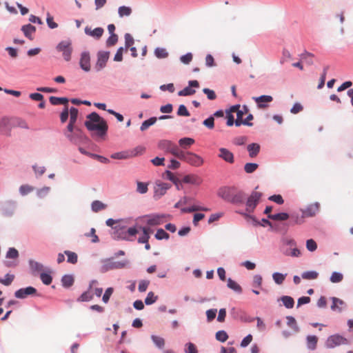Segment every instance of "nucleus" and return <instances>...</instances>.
<instances>
[{
	"label": "nucleus",
	"instance_id": "52",
	"mask_svg": "<svg viewBox=\"0 0 353 353\" xmlns=\"http://www.w3.org/2000/svg\"><path fill=\"white\" fill-rule=\"evenodd\" d=\"M199 210L208 211L209 210L206 208H203V207L198 206V205H193L190 208L182 209V211L183 212H196V211H199Z\"/></svg>",
	"mask_w": 353,
	"mask_h": 353
},
{
	"label": "nucleus",
	"instance_id": "30",
	"mask_svg": "<svg viewBox=\"0 0 353 353\" xmlns=\"http://www.w3.org/2000/svg\"><path fill=\"white\" fill-rule=\"evenodd\" d=\"M157 120V119L156 117H151L149 119L144 121L140 127V130L141 131L146 130L151 125H154L156 123Z\"/></svg>",
	"mask_w": 353,
	"mask_h": 353
},
{
	"label": "nucleus",
	"instance_id": "15",
	"mask_svg": "<svg viewBox=\"0 0 353 353\" xmlns=\"http://www.w3.org/2000/svg\"><path fill=\"white\" fill-rule=\"evenodd\" d=\"M12 125V119L3 117L0 119V133L9 135Z\"/></svg>",
	"mask_w": 353,
	"mask_h": 353
},
{
	"label": "nucleus",
	"instance_id": "58",
	"mask_svg": "<svg viewBox=\"0 0 353 353\" xmlns=\"http://www.w3.org/2000/svg\"><path fill=\"white\" fill-rule=\"evenodd\" d=\"M18 256H19V252L14 248H10L6 254V258H8V259H17L18 258Z\"/></svg>",
	"mask_w": 353,
	"mask_h": 353
},
{
	"label": "nucleus",
	"instance_id": "38",
	"mask_svg": "<svg viewBox=\"0 0 353 353\" xmlns=\"http://www.w3.org/2000/svg\"><path fill=\"white\" fill-rule=\"evenodd\" d=\"M12 125L23 129H29V126L27 122L20 119H12Z\"/></svg>",
	"mask_w": 353,
	"mask_h": 353
},
{
	"label": "nucleus",
	"instance_id": "13",
	"mask_svg": "<svg viewBox=\"0 0 353 353\" xmlns=\"http://www.w3.org/2000/svg\"><path fill=\"white\" fill-rule=\"evenodd\" d=\"M199 83L196 80H192L189 81V86L185 87L182 90L178 92L179 96H189L194 94L196 91L192 88H199Z\"/></svg>",
	"mask_w": 353,
	"mask_h": 353
},
{
	"label": "nucleus",
	"instance_id": "50",
	"mask_svg": "<svg viewBox=\"0 0 353 353\" xmlns=\"http://www.w3.org/2000/svg\"><path fill=\"white\" fill-rule=\"evenodd\" d=\"M155 238L158 240L168 239L169 234L163 229H158L155 234Z\"/></svg>",
	"mask_w": 353,
	"mask_h": 353
},
{
	"label": "nucleus",
	"instance_id": "20",
	"mask_svg": "<svg viewBox=\"0 0 353 353\" xmlns=\"http://www.w3.org/2000/svg\"><path fill=\"white\" fill-rule=\"evenodd\" d=\"M97 283V281H92L90 284V287H89V290H90L92 286L96 284ZM93 298V295L91 293V292L90 290H88L85 292H83L77 299L78 301H90L91 299H92Z\"/></svg>",
	"mask_w": 353,
	"mask_h": 353
},
{
	"label": "nucleus",
	"instance_id": "25",
	"mask_svg": "<svg viewBox=\"0 0 353 353\" xmlns=\"http://www.w3.org/2000/svg\"><path fill=\"white\" fill-rule=\"evenodd\" d=\"M151 339L158 348L163 349L164 347L165 341L163 337L157 335H152Z\"/></svg>",
	"mask_w": 353,
	"mask_h": 353
},
{
	"label": "nucleus",
	"instance_id": "44",
	"mask_svg": "<svg viewBox=\"0 0 353 353\" xmlns=\"http://www.w3.org/2000/svg\"><path fill=\"white\" fill-rule=\"evenodd\" d=\"M14 279V276L13 274H7L4 279L0 277V283L8 286L12 283Z\"/></svg>",
	"mask_w": 353,
	"mask_h": 353
},
{
	"label": "nucleus",
	"instance_id": "14",
	"mask_svg": "<svg viewBox=\"0 0 353 353\" xmlns=\"http://www.w3.org/2000/svg\"><path fill=\"white\" fill-rule=\"evenodd\" d=\"M218 157L228 163H233L234 162V157L232 152L225 148H220L219 149Z\"/></svg>",
	"mask_w": 353,
	"mask_h": 353
},
{
	"label": "nucleus",
	"instance_id": "48",
	"mask_svg": "<svg viewBox=\"0 0 353 353\" xmlns=\"http://www.w3.org/2000/svg\"><path fill=\"white\" fill-rule=\"evenodd\" d=\"M272 278L276 284L281 285L283 283L285 279V275L281 273L275 272L272 274Z\"/></svg>",
	"mask_w": 353,
	"mask_h": 353
},
{
	"label": "nucleus",
	"instance_id": "1",
	"mask_svg": "<svg viewBox=\"0 0 353 353\" xmlns=\"http://www.w3.org/2000/svg\"><path fill=\"white\" fill-rule=\"evenodd\" d=\"M85 126L90 131H97L100 136L105 134L108 130L106 121L94 112L87 116Z\"/></svg>",
	"mask_w": 353,
	"mask_h": 353
},
{
	"label": "nucleus",
	"instance_id": "55",
	"mask_svg": "<svg viewBox=\"0 0 353 353\" xmlns=\"http://www.w3.org/2000/svg\"><path fill=\"white\" fill-rule=\"evenodd\" d=\"M343 274L336 272H333L330 276V281L332 283H339L343 280Z\"/></svg>",
	"mask_w": 353,
	"mask_h": 353
},
{
	"label": "nucleus",
	"instance_id": "28",
	"mask_svg": "<svg viewBox=\"0 0 353 353\" xmlns=\"http://www.w3.org/2000/svg\"><path fill=\"white\" fill-rule=\"evenodd\" d=\"M288 213L281 212L275 214H269L268 218L274 221H285L289 219Z\"/></svg>",
	"mask_w": 353,
	"mask_h": 353
},
{
	"label": "nucleus",
	"instance_id": "57",
	"mask_svg": "<svg viewBox=\"0 0 353 353\" xmlns=\"http://www.w3.org/2000/svg\"><path fill=\"white\" fill-rule=\"evenodd\" d=\"M78 113V110L76 108L72 107L70 110V121H72V123H76Z\"/></svg>",
	"mask_w": 353,
	"mask_h": 353
},
{
	"label": "nucleus",
	"instance_id": "32",
	"mask_svg": "<svg viewBox=\"0 0 353 353\" xmlns=\"http://www.w3.org/2000/svg\"><path fill=\"white\" fill-rule=\"evenodd\" d=\"M319 273L316 271H307L304 272L301 276L303 279L314 280L318 278Z\"/></svg>",
	"mask_w": 353,
	"mask_h": 353
},
{
	"label": "nucleus",
	"instance_id": "41",
	"mask_svg": "<svg viewBox=\"0 0 353 353\" xmlns=\"http://www.w3.org/2000/svg\"><path fill=\"white\" fill-rule=\"evenodd\" d=\"M287 319V325L293 329L295 332H299V328L297 325L296 321L293 316H288L286 317Z\"/></svg>",
	"mask_w": 353,
	"mask_h": 353
},
{
	"label": "nucleus",
	"instance_id": "47",
	"mask_svg": "<svg viewBox=\"0 0 353 353\" xmlns=\"http://www.w3.org/2000/svg\"><path fill=\"white\" fill-rule=\"evenodd\" d=\"M258 164L254 163H248L244 165V170L246 173L254 172L258 168Z\"/></svg>",
	"mask_w": 353,
	"mask_h": 353
},
{
	"label": "nucleus",
	"instance_id": "59",
	"mask_svg": "<svg viewBox=\"0 0 353 353\" xmlns=\"http://www.w3.org/2000/svg\"><path fill=\"white\" fill-rule=\"evenodd\" d=\"M177 114L180 117H188L190 112L184 105H180L177 111Z\"/></svg>",
	"mask_w": 353,
	"mask_h": 353
},
{
	"label": "nucleus",
	"instance_id": "36",
	"mask_svg": "<svg viewBox=\"0 0 353 353\" xmlns=\"http://www.w3.org/2000/svg\"><path fill=\"white\" fill-rule=\"evenodd\" d=\"M126 236L129 238L128 241H133L136 234L138 233V229L136 227L126 228Z\"/></svg>",
	"mask_w": 353,
	"mask_h": 353
},
{
	"label": "nucleus",
	"instance_id": "40",
	"mask_svg": "<svg viewBox=\"0 0 353 353\" xmlns=\"http://www.w3.org/2000/svg\"><path fill=\"white\" fill-rule=\"evenodd\" d=\"M154 54L159 59H164L168 57V52L165 48H157L154 50Z\"/></svg>",
	"mask_w": 353,
	"mask_h": 353
},
{
	"label": "nucleus",
	"instance_id": "22",
	"mask_svg": "<svg viewBox=\"0 0 353 353\" xmlns=\"http://www.w3.org/2000/svg\"><path fill=\"white\" fill-rule=\"evenodd\" d=\"M183 182L185 183H191L194 185H200L202 182V180L200 177L196 175H186L183 179Z\"/></svg>",
	"mask_w": 353,
	"mask_h": 353
},
{
	"label": "nucleus",
	"instance_id": "5",
	"mask_svg": "<svg viewBox=\"0 0 353 353\" xmlns=\"http://www.w3.org/2000/svg\"><path fill=\"white\" fill-rule=\"evenodd\" d=\"M158 147L165 152L172 154L176 158H179L182 152L174 143L169 140H162L159 141Z\"/></svg>",
	"mask_w": 353,
	"mask_h": 353
},
{
	"label": "nucleus",
	"instance_id": "46",
	"mask_svg": "<svg viewBox=\"0 0 353 353\" xmlns=\"http://www.w3.org/2000/svg\"><path fill=\"white\" fill-rule=\"evenodd\" d=\"M228 335L224 330L218 331L216 333V339L220 342H225L228 340Z\"/></svg>",
	"mask_w": 353,
	"mask_h": 353
},
{
	"label": "nucleus",
	"instance_id": "26",
	"mask_svg": "<svg viewBox=\"0 0 353 353\" xmlns=\"http://www.w3.org/2000/svg\"><path fill=\"white\" fill-rule=\"evenodd\" d=\"M50 102L54 105L64 104L66 106L68 105V99L65 97H50Z\"/></svg>",
	"mask_w": 353,
	"mask_h": 353
},
{
	"label": "nucleus",
	"instance_id": "34",
	"mask_svg": "<svg viewBox=\"0 0 353 353\" xmlns=\"http://www.w3.org/2000/svg\"><path fill=\"white\" fill-rule=\"evenodd\" d=\"M118 13L120 17L130 16L132 13V9L127 6H120L118 9Z\"/></svg>",
	"mask_w": 353,
	"mask_h": 353
},
{
	"label": "nucleus",
	"instance_id": "18",
	"mask_svg": "<svg viewBox=\"0 0 353 353\" xmlns=\"http://www.w3.org/2000/svg\"><path fill=\"white\" fill-rule=\"evenodd\" d=\"M80 66L81 68L88 72L90 70V57L88 52H84L81 54L80 59Z\"/></svg>",
	"mask_w": 353,
	"mask_h": 353
},
{
	"label": "nucleus",
	"instance_id": "27",
	"mask_svg": "<svg viewBox=\"0 0 353 353\" xmlns=\"http://www.w3.org/2000/svg\"><path fill=\"white\" fill-rule=\"evenodd\" d=\"M318 338L314 335H309L307 336V345L310 350H314L316 347Z\"/></svg>",
	"mask_w": 353,
	"mask_h": 353
},
{
	"label": "nucleus",
	"instance_id": "23",
	"mask_svg": "<svg viewBox=\"0 0 353 353\" xmlns=\"http://www.w3.org/2000/svg\"><path fill=\"white\" fill-rule=\"evenodd\" d=\"M250 157H255L260 151V145L258 143H251L247 147Z\"/></svg>",
	"mask_w": 353,
	"mask_h": 353
},
{
	"label": "nucleus",
	"instance_id": "31",
	"mask_svg": "<svg viewBox=\"0 0 353 353\" xmlns=\"http://www.w3.org/2000/svg\"><path fill=\"white\" fill-rule=\"evenodd\" d=\"M106 207L107 205L100 201H94L92 203V210L95 212L104 210Z\"/></svg>",
	"mask_w": 353,
	"mask_h": 353
},
{
	"label": "nucleus",
	"instance_id": "11",
	"mask_svg": "<svg viewBox=\"0 0 353 353\" xmlns=\"http://www.w3.org/2000/svg\"><path fill=\"white\" fill-rule=\"evenodd\" d=\"M253 99L260 109H265L268 107V103L273 101V98L270 95H261L257 97H253Z\"/></svg>",
	"mask_w": 353,
	"mask_h": 353
},
{
	"label": "nucleus",
	"instance_id": "56",
	"mask_svg": "<svg viewBox=\"0 0 353 353\" xmlns=\"http://www.w3.org/2000/svg\"><path fill=\"white\" fill-rule=\"evenodd\" d=\"M306 248L310 252H314L317 249V244L313 239H308L306 241Z\"/></svg>",
	"mask_w": 353,
	"mask_h": 353
},
{
	"label": "nucleus",
	"instance_id": "6",
	"mask_svg": "<svg viewBox=\"0 0 353 353\" xmlns=\"http://www.w3.org/2000/svg\"><path fill=\"white\" fill-rule=\"evenodd\" d=\"M57 51L62 52L65 61H69L71 59L72 52V41L70 39L61 41L56 47Z\"/></svg>",
	"mask_w": 353,
	"mask_h": 353
},
{
	"label": "nucleus",
	"instance_id": "33",
	"mask_svg": "<svg viewBox=\"0 0 353 353\" xmlns=\"http://www.w3.org/2000/svg\"><path fill=\"white\" fill-rule=\"evenodd\" d=\"M281 299L285 307L290 309V308H292L294 307V301L293 298H292L291 296H283L281 297Z\"/></svg>",
	"mask_w": 353,
	"mask_h": 353
},
{
	"label": "nucleus",
	"instance_id": "10",
	"mask_svg": "<svg viewBox=\"0 0 353 353\" xmlns=\"http://www.w3.org/2000/svg\"><path fill=\"white\" fill-rule=\"evenodd\" d=\"M37 293V290L32 287L29 286L24 288H21L17 290L14 292V296L17 299H26L30 295H34Z\"/></svg>",
	"mask_w": 353,
	"mask_h": 353
},
{
	"label": "nucleus",
	"instance_id": "51",
	"mask_svg": "<svg viewBox=\"0 0 353 353\" xmlns=\"http://www.w3.org/2000/svg\"><path fill=\"white\" fill-rule=\"evenodd\" d=\"M157 299V296H155L152 292H150L145 299V303L146 305H151L155 303Z\"/></svg>",
	"mask_w": 353,
	"mask_h": 353
},
{
	"label": "nucleus",
	"instance_id": "49",
	"mask_svg": "<svg viewBox=\"0 0 353 353\" xmlns=\"http://www.w3.org/2000/svg\"><path fill=\"white\" fill-rule=\"evenodd\" d=\"M40 279L45 285H50L52 281V278L49 273L41 272L40 274Z\"/></svg>",
	"mask_w": 353,
	"mask_h": 353
},
{
	"label": "nucleus",
	"instance_id": "16",
	"mask_svg": "<svg viewBox=\"0 0 353 353\" xmlns=\"http://www.w3.org/2000/svg\"><path fill=\"white\" fill-rule=\"evenodd\" d=\"M319 210V204L318 203H312L307 206L305 209L301 210L302 214L305 217H312L316 215Z\"/></svg>",
	"mask_w": 353,
	"mask_h": 353
},
{
	"label": "nucleus",
	"instance_id": "17",
	"mask_svg": "<svg viewBox=\"0 0 353 353\" xmlns=\"http://www.w3.org/2000/svg\"><path fill=\"white\" fill-rule=\"evenodd\" d=\"M126 227L121 226L120 224L114 227V232L113 233V238L114 239L128 240L129 238L126 236Z\"/></svg>",
	"mask_w": 353,
	"mask_h": 353
},
{
	"label": "nucleus",
	"instance_id": "61",
	"mask_svg": "<svg viewBox=\"0 0 353 353\" xmlns=\"http://www.w3.org/2000/svg\"><path fill=\"white\" fill-rule=\"evenodd\" d=\"M203 123L208 128L212 129L214 127V119L212 116H211L204 120Z\"/></svg>",
	"mask_w": 353,
	"mask_h": 353
},
{
	"label": "nucleus",
	"instance_id": "37",
	"mask_svg": "<svg viewBox=\"0 0 353 353\" xmlns=\"http://www.w3.org/2000/svg\"><path fill=\"white\" fill-rule=\"evenodd\" d=\"M110 269H120L126 265V262L124 261H110L108 265Z\"/></svg>",
	"mask_w": 353,
	"mask_h": 353
},
{
	"label": "nucleus",
	"instance_id": "35",
	"mask_svg": "<svg viewBox=\"0 0 353 353\" xmlns=\"http://www.w3.org/2000/svg\"><path fill=\"white\" fill-rule=\"evenodd\" d=\"M30 266L33 272H41L43 270V265L39 262L30 261Z\"/></svg>",
	"mask_w": 353,
	"mask_h": 353
},
{
	"label": "nucleus",
	"instance_id": "19",
	"mask_svg": "<svg viewBox=\"0 0 353 353\" xmlns=\"http://www.w3.org/2000/svg\"><path fill=\"white\" fill-rule=\"evenodd\" d=\"M103 29L102 28H96L94 30H91L89 27L85 28V33L89 36L99 39L103 34Z\"/></svg>",
	"mask_w": 353,
	"mask_h": 353
},
{
	"label": "nucleus",
	"instance_id": "39",
	"mask_svg": "<svg viewBox=\"0 0 353 353\" xmlns=\"http://www.w3.org/2000/svg\"><path fill=\"white\" fill-rule=\"evenodd\" d=\"M61 282L64 287L68 288L73 285L74 279L71 275H65L62 277Z\"/></svg>",
	"mask_w": 353,
	"mask_h": 353
},
{
	"label": "nucleus",
	"instance_id": "53",
	"mask_svg": "<svg viewBox=\"0 0 353 353\" xmlns=\"http://www.w3.org/2000/svg\"><path fill=\"white\" fill-rule=\"evenodd\" d=\"M145 150V148L143 146H141V145L137 146L133 150L129 152L130 157H136L139 154H141L144 152Z\"/></svg>",
	"mask_w": 353,
	"mask_h": 353
},
{
	"label": "nucleus",
	"instance_id": "12",
	"mask_svg": "<svg viewBox=\"0 0 353 353\" xmlns=\"http://www.w3.org/2000/svg\"><path fill=\"white\" fill-rule=\"evenodd\" d=\"M110 53L108 52L101 51L97 54V62L95 68L99 71L103 68L109 59Z\"/></svg>",
	"mask_w": 353,
	"mask_h": 353
},
{
	"label": "nucleus",
	"instance_id": "9",
	"mask_svg": "<svg viewBox=\"0 0 353 353\" xmlns=\"http://www.w3.org/2000/svg\"><path fill=\"white\" fill-rule=\"evenodd\" d=\"M171 188V185L168 183L159 182L157 183L154 187V198L155 199H160L163 196L168 190Z\"/></svg>",
	"mask_w": 353,
	"mask_h": 353
},
{
	"label": "nucleus",
	"instance_id": "4",
	"mask_svg": "<svg viewBox=\"0 0 353 353\" xmlns=\"http://www.w3.org/2000/svg\"><path fill=\"white\" fill-rule=\"evenodd\" d=\"M178 159L195 167H200L203 163V159L201 157L190 152H184L182 151Z\"/></svg>",
	"mask_w": 353,
	"mask_h": 353
},
{
	"label": "nucleus",
	"instance_id": "63",
	"mask_svg": "<svg viewBox=\"0 0 353 353\" xmlns=\"http://www.w3.org/2000/svg\"><path fill=\"white\" fill-rule=\"evenodd\" d=\"M150 284V281L148 280H141L139 283V290L141 292H145L148 285Z\"/></svg>",
	"mask_w": 353,
	"mask_h": 353
},
{
	"label": "nucleus",
	"instance_id": "60",
	"mask_svg": "<svg viewBox=\"0 0 353 353\" xmlns=\"http://www.w3.org/2000/svg\"><path fill=\"white\" fill-rule=\"evenodd\" d=\"M118 36L116 34H112L106 41L107 46H112L117 43Z\"/></svg>",
	"mask_w": 353,
	"mask_h": 353
},
{
	"label": "nucleus",
	"instance_id": "64",
	"mask_svg": "<svg viewBox=\"0 0 353 353\" xmlns=\"http://www.w3.org/2000/svg\"><path fill=\"white\" fill-rule=\"evenodd\" d=\"M186 348L185 350V353H198L196 347L192 343H188L186 345Z\"/></svg>",
	"mask_w": 353,
	"mask_h": 353
},
{
	"label": "nucleus",
	"instance_id": "62",
	"mask_svg": "<svg viewBox=\"0 0 353 353\" xmlns=\"http://www.w3.org/2000/svg\"><path fill=\"white\" fill-rule=\"evenodd\" d=\"M148 185L143 182H138L137 183V192H139L141 194H145L148 192Z\"/></svg>",
	"mask_w": 353,
	"mask_h": 353
},
{
	"label": "nucleus",
	"instance_id": "42",
	"mask_svg": "<svg viewBox=\"0 0 353 353\" xmlns=\"http://www.w3.org/2000/svg\"><path fill=\"white\" fill-rule=\"evenodd\" d=\"M65 254H66L68 257V262L75 264L77 262V254L75 252H71V251H65Z\"/></svg>",
	"mask_w": 353,
	"mask_h": 353
},
{
	"label": "nucleus",
	"instance_id": "8",
	"mask_svg": "<svg viewBox=\"0 0 353 353\" xmlns=\"http://www.w3.org/2000/svg\"><path fill=\"white\" fill-rule=\"evenodd\" d=\"M347 343V340L339 334H334L329 336L325 342L326 347L328 348H334L338 345Z\"/></svg>",
	"mask_w": 353,
	"mask_h": 353
},
{
	"label": "nucleus",
	"instance_id": "54",
	"mask_svg": "<svg viewBox=\"0 0 353 353\" xmlns=\"http://www.w3.org/2000/svg\"><path fill=\"white\" fill-rule=\"evenodd\" d=\"M34 190V188L29 185H22L19 188V192L21 195L24 196L28 194V193L32 192Z\"/></svg>",
	"mask_w": 353,
	"mask_h": 353
},
{
	"label": "nucleus",
	"instance_id": "24",
	"mask_svg": "<svg viewBox=\"0 0 353 353\" xmlns=\"http://www.w3.org/2000/svg\"><path fill=\"white\" fill-rule=\"evenodd\" d=\"M194 143V139L189 137H185L179 139V144L183 149L189 148Z\"/></svg>",
	"mask_w": 353,
	"mask_h": 353
},
{
	"label": "nucleus",
	"instance_id": "29",
	"mask_svg": "<svg viewBox=\"0 0 353 353\" xmlns=\"http://www.w3.org/2000/svg\"><path fill=\"white\" fill-rule=\"evenodd\" d=\"M228 287L230 288L231 290L235 291L238 293H241L242 288L241 287L234 281H233L232 279H228Z\"/></svg>",
	"mask_w": 353,
	"mask_h": 353
},
{
	"label": "nucleus",
	"instance_id": "21",
	"mask_svg": "<svg viewBox=\"0 0 353 353\" xmlns=\"http://www.w3.org/2000/svg\"><path fill=\"white\" fill-rule=\"evenodd\" d=\"M21 30L23 31V34L26 37H28L30 40L33 39L32 35L36 31V28L34 26H33L31 24H27L22 26Z\"/></svg>",
	"mask_w": 353,
	"mask_h": 353
},
{
	"label": "nucleus",
	"instance_id": "43",
	"mask_svg": "<svg viewBox=\"0 0 353 353\" xmlns=\"http://www.w3.org/2000/svg\"><path fill=\"white\" fill-rule=\"evenodd\" d=\"M332 305H331V309L332 310H336L341 311V308L339 307L340 305H343L344 302L336 297H333L332 299Z\"/></svg>",
	"mask_w": 353,
	"mask_h": 353
},
{
	"label": "nucleus",
	"instance_id": "7",
	"mask_svg": "<svg viewBox=\"0 0 353 353\" xmlns=\"http://www.w3.org/2000/svg\"><path fill=\"white\" fill-rule=\"evenodd\" d=\"M263 194L260 192H257L256 190L252 192L246 202V211L248 212L252 213L254 212Z\"/></svg>",
	"mask_w": 353,
	"mask_h": 353
},
{
	"label": "nucleus",
	"instance_id": "2",
	"mask_svg": "<svg viewBox=\"0 0 353 353\" xmlns=\"http://www.w3.org/2000/svg\"><path fill=\"white\" fill-rule=\"evenodd\" d=\"M218 195L223 200L236 204L242 203L245 199L244 193L233 187L220 188Z\"/></svg>",
	"mask_w": 353,
	"mask_h": 353
},
{
	"label": "nucleus",
	"instance_id": "3",
	"mask_svg": "<svg viewBox=\"0 0 353 353\" xmlns=\"http://www.w3.org/2000/svg\"><path fill=\"white\" fill-rule=\"evenodd\" d=\"M169 215L165 214H151L141 217L140 220L148 226H157L165 223Z\"/></svg>",
	"mask_w": 353,
	"mask_h": 353
},
{
	"label": "nucleus",
	"instance_id": "45",
	"mask_svg": "<svg viewBox=\"0 0 353 353\" xmlns=\"http://www.w3.org/2000/svg\"><path fill=\"white\" fill-rule=\"evenodd\" d=\"M111 158L114 159H125L130 158L129 152H116L111 155Z\"/></svg>",
	"mask_w": 353,
	"mask_h": 353
}]
</instances>
